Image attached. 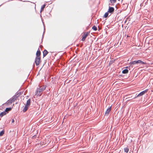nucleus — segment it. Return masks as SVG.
<instances>
[{
  "label": "nucleus",
  "instance_id": "nucleus-1",
  "mask_svg": "<svg viewBox=\"0 0 153 153\" xmlns=\"http://www.w3.org/2000/svg\"><path fill=\"white\" fill-rule=\"evenodd\" d=\"M129 64L130 66H132L134 65H145L146 63L145 62L142 61L141 59H139L137 60L131 61L129 63Z\"/></svg>",
  "mask_w": 153,
  "mask_h": 153
},
{
  "label": "nucleus",
  "instance_id": "nucleus-2",
  "mask_svg": "<svg viewBox=\"0 0 153 153\" xmlns=\"http://www.w3.org/2000/svg\"><path fill=\"white\" fill-rule=\"evenodd\" d=\"M46 88V86H43L42 87H40L39 88H37L36 92L35 95L37 96H40L41 94L40 93L44 90Z\"/></svg>",
  "mask_w": 153,
  "mask_h": 153
},
{
  "label": "nucleus",
  "instance_id": "nucleus-3",
  "mask_svg": "<svg viewBox=\"0 0 153 153\" xmlns=\"http://www.w3.org/2000/svg\"><path fill=\"white\" fill-rule=\"evenodd\" d=\"M93 42L92 38L91 36H88L87 38V42L88 43V44L87 43V47L89 48V49Z\"/></svg>",
  "mask_w": 153,
  "mask_h": 153
},
{
  "label": "nucleus",
  "instance_id": "nucleus-4",
  "mask_svg": "<svg viewBox=\"0 0 153 153\" xmlns=\"http://www.w3.org/2000/svg\"><path fill=\"white\" fill-rule=\"evenodd\" d=\"M16 100V97L15 96H13L12 98H10L9 100H8L7 102V104L10 105L11 104Z\"/></svg>",
  "mask_w": 153,
  "mask_h": 153
},
{
  "label": "nucleus",
  "instance_id": "nucleus-5",
  "mask_svg": "<svg viewBox=\"0 0 153 153\" xmlns=\"http://www.w3.org/2000/svg\"><path fill=\"white\" fill-rule=\"evenodd\" d=\"M149 90V89H146L143 91H141L138 94V97H142L143 95H144L145 94L147 93Z\"/></svg>",
  "mask_w": 153,
  "mask_h": 153
},
{
  "label": "nucleus",
  "instance_id": "nucleus-6",
  "mask_svg": "<svg viewBox=\"0 0 153 153\" xmlns=\"http://www.w3.org/2000/svg\"><path fill=\"white\" fill-rule=\"evenodd\" d=\"M124 23H127V25L129 24V26L130 25H133V23L135 22L134 21H132L131 20H125Z\"/></svg>",
  "mask_w": 153,
  "mask_h": 153
},
{
  "label": "nucleus",
  "instance_id": "nucleus-7",
  "mask_svg": "<svg viewBox=\"0 0 153 153\" xmlns=\"http://www.w3.org/2000/svg\"><path fill=\"white\" fill-rule=\"evenodd\" d=\"M111 106H109L108 108L106 110V111L105 112V115H106V116H108L110 112V111L111 110Z\"/></svg>",
  "mask_w": 153,
  "mask_h": 153
},
{
  "label": "nucleus",
  "instance_id": "nucleus-8",
  "mask_svg": "<svg viewBox=\"0 0 153 153\" xmlns=\"http://www.w3.org/2000/svg\"><path fill=\"white\" fill-rule=\"evenodd\" d=\"M40 61V57H36L35 59V63L36 65H38L39 64V62Z\"/></svg>",
  "mask_w": 153,
  "mask_h": 153
},
{
  "label": "nucleus",
  "instance_id": "nucleus-9",
  "mask_svg": "<svg viewBox=\"0 0 153 153\" xmlns=\"http://www.w3.org/2000/svg\"><path fill=\"white\" fill-rule=\"evenodd\" d=\"M114 11V8L113 7H109V8L108 12L110 13H112Z\"/></svg>",
  "mask_w": 153,
  "mask_h": 153
},
{
  "label": "nucleus",
  "instance_id": "nucleus-10",
  "mask_svg": "<svg viewBox=\"0 0 153 153\" xmlns=\"http://www.w3.org/2000/svg\"><path fill=\"white\" fill-rule=\"evenodd\" d=\"M129 71V70L127 69H124L122 71V73L124 74H127Z\"/></svg>",
  "mask_w": 153,
  "mask_h": 153
},
{
  "label": "nucleus",
  "instance_id": "nucleus-11",
  "mask_svg": "<svg viewBox=\"0 0 153 153\" xmlns=\"http://www.w3.org/2000/svg\"><path fill=\"white\" fill-rule=\"evenodd\" d=\"M48 53V51L47 50H45L43 52V56L44 57Z\"/></svg>",
  "mask_w": 153,
  "mask_h": 153
},
{
  "label": "nucleus",
  "instance_id": "nucleus-12",
  "mask_svg": "<svg viewBox=\"0 0 153 153\" xmlns=\"http://www.w3.org/2000/svg\"><path fill=\"white\" fill-rule=\"evenodd\" d=\"M92 29L95 31H97V27L95 25H93L92 27Z\"/></svg>",
  "mask_w": 153,
  "mask_h": 153
},
{
  "label": "nucleus",
  "instance_id": "nucleus-13",
  "mask_svg": "<svg viewBox=\"0 0 153 153\" xmlns=\"http://www.w3.org/2000/svg\"><path fill=\"white\" fill-rule=\"evenodd\" d=\"M30 99H29L27 101L26 104V105L28 107L30 105Z\"/></svg>",
  "mask_w": 153,
  "mask_h": 153
},
{
  "label": "nucleus",
  "instance_id": "nucleus-14",
  "mask_svg": "<svg viewBox=\"0 0 153 153\" xmlns=\"http://www.w3.org/2000/svg\"><path fill=\"white\" fill-rule=\"evenodd\" d=\"M41 52L39 51H37L36 53V57H40V55Z\"/></svg>",
  "mask_w": 153,
  "mask_h": 153
},
{
  "label": "nucleus",
  "instance_id": "nucleus-15",
  "mask_svg": "<svg viewBox=\"0 0 153 153\" xmlns=\"http://www.w3.org/2000/svg\"><path fill=\"white\" fill-rule=\"evenodd\" d=\"M115 61V60H110L109 62V63H108V66H110Z\"/></svg>",
  "mask_w": 153,
  "mask_h": 153
},
{
  "label": "nucleus",
  "instance_id": "nucleus-16",
  "mask_svg": "<svg viewBox=\"0 0 153 153\" xmlns=\"http://www.w3.org/2000/svg\"><path fill=\"white\" fill-rule=\"evenodd\" d=\"M6 114V112L5 111L2 112L0 114V116H1V117H2L3 116L5 115Z\"/></svg>",
  "mask_w": 153,
  "mask_h": 153
},
{
  "label": "nucleus",
  "instance_id": "nucleus-17",
  "mask_svg": "<svg viewBox=\"0 0 153 153\" xmlns=\"http://www.w3.org/2000/svg\"><path fill=\"white\" fill-rule=\"evenodd\" d=\"M124 152L126 153H128L129 151V149L128 147L124 148Z\"/></svg>",
  "mask_w": 153,
  "mask_h": 153
},
{
  "label": "nucleus",
  "instance_id": "nucleus-18",
  "mask_svg": "<svg viewBox=\"0 0 153 153\" xmlns=\"http://www.w3.org/2000/svg\"><path fill=\"white\" fill-rule=\"evenodd\" d=\"M86 38V34L85 33H84V36L83 37L82 39V41L85 40Z\"/></svg>",
  "mask_w": 153,
  "mask_h": 153
},
{
  "label": "nucleus",
  "instance_id": "nucleus-19",
  "mask_svg": "<svg viewBox=\"0 0 153 153\" xmlns=\"http://www.w3.org/2000/svg\"><path fill=\"white\" fill-rule=\"evenodd\" d=\"M28 108V106L25 105L23 109V111L24 112H25L27 110Z\"/></svg>",
  "mask_w": 153,
  "mask_h": 153
},
{
  "label": "nucleus",
  "instance_id": "nucleus-20",
  "mask_svg": "<svg viewBox=\"0 0 153 153\" xmlns=\"http://www.w3.org/2000/svg\"><path fill=\"white\" fill-rule=\"evenodd\" d=\"M4 133V131L3 130L0 132V136H1L3 135Z\"/></svg>",
  "mask_w": 153,
  "mask_h": 153
},
{
  "label": "nucleus",
  "instance_id": "nucleus-21",
  "mask_svg": "<svg viewBox=\"0 0 153 153\" xmlns=\"http://www.w3.org/2000/svg\"><path fill=\"white\" fill-rule=\"evenodd\" d=\"M117 0H110V2L111 4H114L115 3Z\"/></svg>",
  "mask_w": 153,
  "mask_h": 153
},
{
  "label": "nucleus",
  "instance_id": "nucleus-22",
  "mask_svg": "<svg viewBox=\"0 0 153 153\" xmlns=\"http://www.w3.org/2000/svg\"><path fill=\"white\" fill-rule=\"evenodd\" d=\"M11 108H6L5 110V112H7L8 111H10L11 110Z\"/></svg>",
  "mask_w": 153,
  "mask_h": 153
},
{
  "label": "nucleus",
  "instance_id": "nucleus-23",
  "mask_svg": "<svg viewBox=\"0 0 153 153\" xmlns=\"http://www.w3.org/2000/svg\"><path fill=\"white\" fill-rule=\"evenodd\" d=\"M45 4H44L42 6L41 8V11H42L43 10L44 8L45 7Z\"/></svg>",
  "mask_w": 153,
  "mask_h": 153
},
{
  "label": "nucleus",
  "instance_id": "nucleus-24",
  "mask_svg": "<svg viewBox=\"0 0 153 153\" xmlns=\"http://www.w3.org/2000/svg\"><path fill=\"white\" fill-rule=\"evenodd\" d=\"M108 15V12H107L105 13L104 15V16L105 17V18H106L107 17Z\"/></svg>",
  "mask_w": 153,
  "mask_h": 153
},
{
  "label": "nucleus",
  "instance_id": "nucleus-25",
  "mask_svg": "<svg viewBox=\"0 0 153 153\" xmlns=\"http://www.w3.org/2000/svg\"><path fill=\"white\" fill-rule=\"evenodd\" d=\"M130 66H126L125 68H124V69H128V70H130Z\"/></svg>",
  "mask_w": 153,
  "mask_h": 153
},
{
  "label": "nucleus",
  "instance_id": "nucleus-26",
  "mask_svg": "<svg viewBox=\"0 0 153 153\" xmlns=\"http://www.w3.org/2000/svg\"><path fill=\"white\" fill-rule=\"evenodd\" d=\"M138 94H136V95L135 97L133 99H135L137 98L140 97H138Z\"/></svg>",
  "mask_w": 153,
  "mask_h": 153
},
{
  "label": "nucleus",
  "instance_id": "nucleus-27",
  "mask_svg": "<svg viewBox=\"0 0 153 153\" xmlns=\"http://www.w3.org/2000/svg\"><path fill=\"white\" fill-rule=\"evenodd\" d=\"M90 33L89 31H87V38L89 36H90L89 35V34Z\"/></svg>",
  "mask_w": 153,
  "mask_h": 153
},
{
  "label": "nucleus",
  "instance_id": "nucleus-28",
  "mask_svg": "<svg viewBox=\"0 0 153 153\" xmlns=\"http://www.w3.org/2000/svg\"><path fill=\"white\" fill-rule=\"evenodd\" d=\"M99 20L97 19V24L99 23Z\"/></svg>",
  "mask_w": 153,
  "mask_h": 153
},
{
  "label": "nucleus",
  "instance_id": "nucleus-29",
  "mask_svg": "<svg viewBox=\"0 0 153 153\" xmlns=\"http://www.w3.org/2000/svg\"><path fill=\"white\" fill-rule=\"evenodd\" d=\"M14 120L13 119L12 121V123H13L14 122Z\"/></svg>",
  "mask_w": 153,
  "mask_h": 153
},
{
  "label": "nucleus",
  "instance_id": "nucleus-30",
  "mask_svg": "<svg viewBox=\"0 0 153 153\" xmlns=\"http://www.w3.org/2000/svg\"><path fill=\"white\" fill-rule=\"evenodd\" d=\"M129 37V36L128 35H127V38H128V37Z\"/></svg>",
  "mask_w": 153,
  "mask_h": 153
},
{
  "label": "nucleus",
  "instance_id": "nucleus-31",
  "mask_svg": "<svg viewBox=\"0 0 153 153\" xmlns=\"http://www.w3.org/2000/svg\"><path fill=\"white\" fill-rule=\"evenodd\" d=\"M121 20V19H120V20H119V21L120 20V21H121V20Z\"/></svg>",
  "mask_w": 153,
  "mask_h": 153
},
{
  "label": "nucleus",
  "instance_id": "nucleus-32",
  "mask_svg": "<svg viewBox=\"0 0 153 153\" xmlns=\"http://www.w3.org/2000/svg\"><path fill=\"white\" fill-rule=\"evenodd\" d=\"M86 29H87V30L88 29V27H87Z\"/></svg>",
  "mask_w": 153,
  "mask_h": 153
},
{
  "label": "nucleus",
  "instance_id": "nucleus-33",
  "mask_svg": "<svg viewBox=\"0 0 153 153\" xmlns=\"http://www.w3.org/2000/svg\"><path fill=\"white\" fill-rule=\"evenodd\" d=\"M116 20V19H115L114 20V22H115Z\"/></svg>",
  "mask_w": 153,
  "mask_h": 153
},
{
  "label": "nucleus",
  "instance_id": "nucleus-34",
  "mask_svg": "<svg viewBox=\"0 0 153 153\" xmlns=\"http://www.w3.org/2000/svg\"><path fill=\"white\" fill-rule=\"evenodd\" d=\"M86 53H87V51Z\"/></svg>",
  "mask_w": 153,
  "mask_h": 153
},
{
  "label": "nucleus",
  "instance_id": "nucleus-35",
  "mask_svg": "<svg viewBox=\"0 0 153 153\" xmlns=\"http://www.w3.org/2000/svg\"><path fill=\"white\" fill-rule=\"evenodd\" d=\"M96 21H95V24H96Z\"/></svg>",
  "mask_w": 153,
  "mask_h": 153
},
{
  "label": "nucleus",
  "instance_id": "nucleus-36",
  "mask_svg": "<svg viewBox=\"0 0 153 153\" xmlns=\"http://www.w3.org/2000/svg\"><path fill=\"white\" fill-rule=\"evenodd\" d=\"M126 19H128V18H127Z\"/></svg>",
  "mask_w": 153,
  "mask_h": 153
},
{
  "label": "nucleus",
  "instance_id": "nucleus-37",
  "mask_svg": "<svg viewBox=\"0 0 153 153\" xmlns=\"http://www.w3.org/2000/svg\"><path fill=\"white\" fill-rule=\"evenodd\" d=\"M116 22H118V21H116Z\"/></svg>",
  "mask_w": 153,
  "mask_h": 153
},
{
  "label": "nucleus",
  "instance_id": "nucleus-38",
  "mask_svg": "<svg viewBox=\"0 0 153 153\" xmlns=\"http://www.w3.org/2000/svg\"><path fill=\"white\" fill-rule=\"evenodd\" d=\"M105 22H106V21H105V22H104V23H105Z\"/></svg>",
  "mask_w": 153,
  "mask_h": 153
},
{
  "label": "nucleus",
  "instance_id": "nucleus-39",
  "mask_svg": "<svg viewBox=\"0 0 153 153\" xmlns=\"http://www.w3.org/2000/svg\"><path fill=\"white\" fill-rule=\"evenodd\" d=\"M118 0L119 1H120V0Z\"/></svg>",
  "mask_w": 153,
  "mask_h": 153
}]
</instances>
